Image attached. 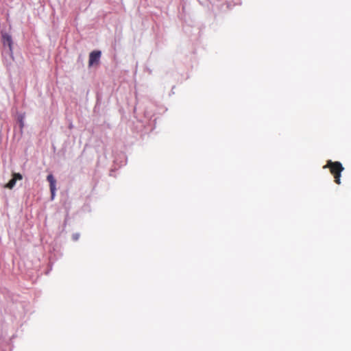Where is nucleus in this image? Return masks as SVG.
<instances>
[{
    "label": "nucleus",
    "instance_id": "1",
    "mask_svg": "<svg viewBox=\"0 0 351 351\" xmlns=\"http://www.w3.org/2000/svg\"><path fill=\"white\" fill-rule=\"evenodd\" d=\"M328 168L330 169V172L334 176L335 182L337 184H341V172L344 170V167L340 162L335 161L332 162L331 160H328L326 165L324 166V169Z\"/></svg>",
    "mask_w": 351,
    "mask_h": 351
},
{
    "label": "nucleus",
    "instance_id": "2",
    "mask_svg": "<svg viewBox=\"0 0 351 351\" xmlns=\"http://www.w3.org/2000/svg\"><path fill=\"white\" fill-rule=\"evenodd\" d=\"M101 57L100 51H93L89 55L88 64L93 66L94 64H98Z\"/></svg>",
    "mask_w": 351,
    "mask_h": 351
},
{
    "label": "nucleus",
    "instance_id": "3",
    "mask_svg": "<svg viewBox=\"0 0 351 351\" xmlns=\"http://www.w3.org/2000/svg\"><path fill=\"white\" fill-rule=\"evenodd\" d=\"M47 181L49 182L50 191L51 194V199H53L56 193V180L52 174H49L47 177Z\"/></svg>",
    "mask_w": 351,
    "mask_h": 351
},
{
    "label": "nucleus",
    "instance_id": "4",
    "mask_svg": "<svg viewBox=\"0 0 351 351\" xmlns=\"http://www.w3.org/2000/svg\"><path fill=\"white\" fill-rule=\"evenodd\" d=\"M23 179V176L19 173H13L12 178L6 184L5 188L12 189L16 184V180H21Z\"/></svg>",
    "mask_w": 351,
    "mask_h": 351
},
{
    "label": "nucleus",
    "instance_id": "5",
    "mask_svg": "<svg viewBox=\"0 0 351 351\" xmlns=\"http://www.w3.org/2000/svg\"><path fill=\"white\" fill-rule=\"evenodd\" d=\"M3 42L4 45H8L12 51V40L10 36L5 34L3 36Z\"/></svg>",
    "mask_w": 351,
    "mask_h": 351
},
{
    "label": "nucleus",
    "instance_id": "6",
    "mask_svg": "<svg viewBox=\"0 0 351 351\" xmlns=\"http://www.w3.org/2000/svg\"><path fill=\"white\" fill-rule=\"evenodd\" d=\"M23 126V123L22 122V121H21V127L22 128Z\"/></svg>",
    "mask_w": 351,
    "mask_h": 351
}]
</instances>
